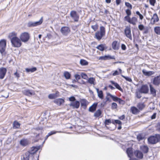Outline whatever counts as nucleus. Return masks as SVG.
I'll return each instance as SVG.
<instances>
[{
  "instance_id": "nucleus-1",
  "label": "nucleus",
  "mask_w": 160,
  "mask_h": 160,
  "mask_svg": "<svg viewBox=\"0 0 160 160\" xmlns=\"http://www.w3.org/2000/svg\"><path fill=\"white\" fill-rule=\"evenodd\" d=\"M40 148V146L33 147L31 148L30 151L27 152L23 155L22 160H29V155L30 154H33L35 153Z\"/></svg>"
},
{
  "instance_id": "nucleus-2",
  "label": "nucleus",
  "mask_w": 160,
  "mask_h": 160,
  "mask_svg": "<svg viewBox=\"0 0 160 160\" xmlns=\"http://www.w3.org/2000/svg\"><path fill=\"white\" fill-rule=\"evenodd\" d=\"M100 31H98L95 33V37L98 40H100L105 35V29L103 26H101Z\"/></svg>"
},
{
  "instance_id": "nucleus-3",
  "label": "nucleus",
  "mask_w": 160,
  "mask_h": 160,
  "mask_svg": "<svg viewBox=\"0 0 160 160\" xmlns=\"http://www.w3.org/2000/svg\"><path fill=\"white\" fill-rule=\"evenodd\" d=\"M148 141L149 143L151 144H155L160 142V135L156 134L151 136L148 138Z\"/></svg>"
},
{
  "instance_id": "nucleus-4",
  "label": "nucleus",
  "mask_w": 160,
  "mask_h": 160,
  "mask_svg": "<svg viewBox=\"0 0 160 160\" xmlns=\"http://www.w3.org/2000/svg\"><path fill=\"white\" fill-rule=\"evenodd\" d=\"M6 46V41L5 39H2L0 41V52L2 55H5V50Z\"/></svg>"
},
{
  "instance_id": "nucleus-5",
  "label": "nucleus",
  "mask_w": 160,
  "mask_h": 160,
  "mask_svg": "<svg viewBox=\"0 0 160 160\" xmlns=\"http://www.w3.org/2000/svg\"><path fill=\"white\" fill-rule=\"evenodd\" d=\"M21 40L17 37L11 40L12 46L14 47L19 48L22 45Z\"/></svg>"
},
{
  "instance_id": "nucleus-6",
  "label": "nucleus",
  "mask_w": 160,
  "mask_h": 160,
  "mask_svg": "<svg viewBox=\"0 0 160 160\" xmlns=\"http://www.w3.org/2000/svg\"><path fill=\"white\" fill-rule=\"evenodd\" d=\"M124 19V20L134 25L136 24V23L137 22V18L135 17H133L131 18L130 16H126L125 17Z\"/></svg>"
},
{
  "instance_id": "nucleus-7",
  "label": "nucleus",
  "mask_w": 160,
  "mask_h": 160,
  "mask_svg": "<svg viewBox=\"0 0 160 160\" xmlns=\"http://www.w3.org/2000/svg\"><path fill=\"white\" fill-rule=\"evenodd\" d=\"M70 15L71 17L75 22H78L79 18V16L75 11H72L70 12Z\"/></svg>"
},
{
  "instance_id": "nucleus-8",
  "label": "nucleus",
  "mask_w": 160,
  "mask_h": 160,
  "mask_svg": "<svg viewBox=\"0 0 160 160\" xmlns=\"http://www.w3.org/2000/svg\"><path fill=\"white\" fill-rule=\"evenodd\" d=\"M29 38L30 36L29 33L27 32L22 33L20 37L21 40L24 42H27L29 39Z\"/></svg>"
},
{
  "instance_id": "nucleus-9",
  "label": "nucleus",
  "mask_w": 160,
  "mask_h": 160,
  "mask_svg": "<svg viewBox=\"0 0 160 160\" xmlns=\"http://www.w3.org/2000/svg\"><path fill=\"white\" fill-rule=\"evenodd\" d=\"M42 17L37 22H29L28 23V26L29 27H34L41 24L42 22Z\"/></svg>"
},
{
  "instance_id": "nucleus-10",
  "label": "nucleus",
  "mask_w": 160,
  "mask_h": 160,
  "mask_svg": "<svg viewBox=\"0 0 160 160\" xmlns=\"http://www.w3.org/2000/svg\"><path fill=\"white\" fill-rule=\"evenodd\" d=\"M124 32L126 36L131 40H132V38L131 35L130 28L129 27H127L125 28Z\"/></svg>"
},
{
  "instance_id": "nucleus-11",
  "label": "nucleus",
  "mask_w": 160,
  "mask_h": 160,
  "mask_svg": "<svg viewBox=\"0 0 160 160\" xmlns=\"http://www.w3.org/2000/svg\"><path fill=\"white\" fill-rule=\"evenodd\" d=\"M139 91L141 93H147L149 91L148 87L146 85H142Z\"/></svg>"
},
{
  "instance_id": "nucleus-12",
  "label": "nucleus",
  "mask_w": 160,
  "mask_h": 160,
  "mask_svg": "<svg viewBox=\"0 0 160 160\" xmlns=\"http://www.w3.org/2000/svg\"><path fill=\"white\" fill-rule=\"evenodd\" d=\"M60 31L63 35H67L70 32V30L68 27H64L61 28Z\"/></svg>"
},
{
  "instance_id": "nucleus-13",
  "label": "nucleus",
  "mask_w": 160,
  "mask_h": 160,
  "mask_svg": "<svg viewBox=\"0 0 160 160\" xmlns=\"http://www.w3.org/2000/svg\"><path fill=\"white\" fill-rule=\"evenodd\" d=\"M6 68L3 67L0 68V79H2L4 77L7 72Z\"/></svg>"
},
{
  "instance_id": "nucleus-14",
  "label": "nucleus",
  "mask_w": 160,
  "mask_h": 160,
  "mask_svg": "<svg viewBox=\"0 0 160 160\" xmlns=\"http://www.w3.org/2000/svg\"><path fill=\"white\" fill-rule=\"evenodd\" d=\"M152 83L155 86H159L160 84V75L155 77L153 78Z\"/></svg>"
},
{
  "instance_id": "nucleus-15",
  "label": "nucleus",
  "mask_w": 160,
  "mask_h": 160,
  "mask_svg": "<svg viewBox=\"0 0 160 160\" xmlns=\"http://www.w3.org/2000/svg\"><path fill=\"white\" fill-rule=\"evenodd\" d=\"M70 107H72L73 108H78L80 106V102L78 101H76L74 102H71L69 104Z\"/></svg>"
},
{
  "instance_id": "nucleus-16",
  "label": "nucleus",
  "mask_w": 160,
  "mask_h": 160,
  "mask_svg": "<svg viewBox=\"0 0 160 160\" xmlns=\"http://www.w3.org/2000/svg\"><path fill=\"white\" fill-rule=\"evenodd\" d=\"M135 156L138 158L142 159L143 158V155L142 152L139 150H136L134 152Z\"/></svg>"
},
{
  "instance_id": "nucleus-17",
  "label": "nucleus",
  "mask_w": 160,
  "mask_h": 160,
  "mask_svg": "<svg viewBox=\"0 0 160 160\" xmlns=\"http://www.w3.org/2000/svg\"><path fill=\"white\" fill-rule=\"evenodd\" d=\"M140 150L144 153H147L148 151L149 148L146 145H142L140 147Z\"/></svg>"
},
{
  "instance_id": "nucleus-18",
  "label": "nucleus",
  "mask_w": 160,
  "mask_h": 160,
  "mask_svg": "<svg viewBox=\"0 0 160 160\" xmlns=\"http://www.w3.org/2000/svg\"><path fill=\"white\" fill-rule=\"evenodd\" d=\"M114 58V57L113 56L112 57H111L109 55L108 56H104L100 57L99 58V60H106L109 59H113Z\"/></svg>"
},
{
  "instance_id": "nucleus-19",
  "label": "nucleus",
  "mask_w": 160,
  "mask_h": 160,
  "mask_svg": "<svg viewBox=\"0 0 160 160\" xmlns=\"http://www.w3.org/2000/svg\"><path fill=\"white\" fill-rule=\"evenodd\" d=\"M96 48L100 51H103L105 49H106L107 48L105 44H100L98 45Z\"/></svg>"
},
{
  "instance_id": "nucleus-20",
  "label": "nucleus",
  "mask_w": 160,
  "mask_h": 160,
  "mask_svg": "<svg viewBox=\"0 0 160 160\" xmlns=\"http://www.w3.org/2000/svg\"><path fill=\"white\" fill-rule=\"evenodd\" d=\"M20 143L22 146H25L28 144L29 142L27 139H22L20 140Z\"/></svg>"
},
{
  "instance_id": "nucleus-21",
  "label": "nucleus",
  "mask_w": 160,
  "mask_h": 160,
  "mask_svg": "<svg viewBox=\"0 0 160 160\" xmlns=\"http://www.w3.org/2000/svg\"><path fill=\"white\" fill-rule=\"evenodd\" d=\"M112 47L113 49L114 50H117L119 49V46L117 41H115L112 42Z\"/></svg>"
},
{
  "instance_id": "nucleus-22",
  "label": "nucleus",
  "mask_w": 160,
  "mask_h": 160,
  "mask_svg": "<svg viewBox=\"0 0 160 160\" xmlns=\"http://www.w3.org/2000/svg\"><path fill=\"white\" fill-rule=\"evenodd\" d=\"M24 93L28 96H32L34 94V92L33 90H25L23 91Z\"/></svg>"
},
{
  "instance_id": "nucleus-23",
  "label": "nucleus",
  "mask_w": 160,
  "mask_h": 160,
  "mask_svg": "<svg viewBox=\"0 0 160 160\" xmlns=\"http://www.w3.org/2000/svg\"><path fill=\"white\" fill-rule=\"evenodd\" d=\"M142 72L145 75L148 76H151L154 73V72L153 71H147L145 69L143 70Z\"/></svg>"
},
{
  "instance_id": "nucleus-24",
  "label": "nucleus",
  "mask_w": 160,
  "mask_h": 160,
  "mask_svg": "<svg viewBox=\"0 0 160 160\" xmlns=\"http://www.w3.org/2000/svg\"><path fill=\"white\" fill-rule=\"evenodd\" d=\"M149 86L151 94L153 96H155L156 95V90L150 84Z\"/></svg>"
},
{
  "instance_id": "nucleus-25",
  "label": "nucleus",
  "mask_w": 160,
  "mask_h": 160,
  "mask_svg": "<svg viewBox=\"0 0 160 160\" xmlns=\"http://www.w3.org/2000/svg\"><path fill=\"white\" fill-rule=\"evenodd\" d=\"M98 103H94L90 107L89 110L90 112H93L96 110Z\"/></svg>"
},
{
  "instance_id": "nucleus-26",
  "label": "nucleus",
  "mask_w": 160,
  "mask_h": 160,
  "mask_svg": "<svg viewBox=\"0 0 160 160\" xmlns=\"http://www.w3.org/2000/svg\"><path fill=\"white\" fill-rule=\"evenodd\" d=\"M64 100L61 98H58L55 100L54 102L59 105H61L64 102Z\"/></svg>"
},
{
  "instance_id": "nucleus-27",
  "label": "nucleus",
  "mask_w": 160,
  "mask_h": 160,
  "mask_svg": "<svg viewBox=\"0 0 160 160\" xmlns=\"http://www.w3.org/2000/svg\"><path fill=\"white\" fill-rule=\"evenodd\" d=\"M17 37V33L15 32L10 33L8 36V37L10 39V41Z\"/></svg>"
},
{
  "instance_id": "nucleus-28",
  "label": "nucleus",
  "mask_w": 160,
  "mask_h": 160,
  "mask_svg": "<svg viewBox=\"0 0 160 160\" xmlns=\"http://www.w3.org/2000/svg\"><path fill=\"white\" fill-rule=\"evenodd\" d=\"M126 152L129 157L130 158L132 156L133 151L132 148H128Z\"/></svg>"
},
{
  "instance_id": "nucleus-29",
  "label": "nucleus",
  "mask_w": 160,
  "mask_h": 160,
  "mask_svg": "<svg viewBox=\"0 0 160 160\" xmlns=\"http://www.w3.org/2000/svg\"><path fill=\"white\" fill-rule=\"evenodd\" d=\"M131 110L132 113L134 114H137L139 111L138 109L135 107H132L131 108Z\"/></svg>"
},
{
  "instance_id": "nucleus-30",
  "label": "nucleus",
  "mask_w": 160,
  "mask_h": 160,
  "mask_svg": "<svg viewBox=\"0 0 160 160\" xmlns=\"http://www.w3.org/2000/svg\"><path fill=\"white\" fill-rule=\"evenodd\" d=\"M110 82L114 86L116 87V88L121 91H122V88H121L119 85L118 83L115 82L113 81H111Z\"/></svg>"
},
{
  "instance_id": "nucleus-31",
  "label": "nucleus",
  "mask_w": 160,
  "mask_h": 160,
  "mask_svg": "<svg viewBox=\"0 0 160 160\" xmlns=\"http://www.w3.org/2000/svg\"><path fill=\"white\" fill-rule=\"evenodd\" d=\"M151 20L153 21V23L157 22L159 21V18L156 13H154L152 18Z\"/></svg>"
},
{
  "instance_id": "nucleus-32",
  "label": "nucleus",
  "mask_w": 160,
  "mask_h": 160,
  "mask_svg": "<svg viewBox=\"0 0 160 160\" xmlns=\"http://www.w3.org/2000/svg\"><path fill=\"white\" fill-rule=\"evenodd\" d=\"M137 107L140 110H142L145 108V105L143 103H138Z\"/></svg>"
},
{
  "instance_id": "nucleus-33",
  "label": "nucleus",
  "mask_w": 160,
  "mask_h": 160,
  "mask_svg": "<svg viewBox=\"0 0 160 160\" xmlns=\"http://www.w3.org/2000/svg\"><path fill=\"white\" fill-rule=\"evenodd\" d=\"M154 31L155 33L159 35H160V27L157 26L154 28Z\"/></svg>"
},
{
  "instance_id": "nucleus-34",
  "label": "nucleus",
  "mask_w": 160,
  "mask_h": 160,
  "mask_svg": "<svg viewBox=\"0 0 160 160\" xmlns=\"http://www.w3.org/2000/svg\"><path fill=\"white\" fill-rule=\"evenodd\" d=\"M101 113L102 112L101 110L98 109L95 112L94 114V116L96 118H97L99 117L101 114Z\"/></svg>"
},
{
  "instance_id": "nucleus-35",
  "label": "nucleus",
  "mask_w": 160,
  "mask_h": 160,
  "mask_svg": "<svg viewBox=\"0 0 160 160\" xmlns=\"http://www.w3.org/2000/svg\"><path fill=\"white\" fill-rule=\"evenodd\" d=\"M37 70V68L36 67H33L31 68H27L26 69V71L27 72H33Z\"/></svg>"
},
{
  "instance_id": "nucleus-36",
  "label": "nucleus",
  "mask_w": 160,
  "mask_h": 160,
  "mask_svg": "<svg viewBox=\"0 0 160 160\" xmlns=\"http://www.w3.org/2000/svg\"><path fill=\"white\" fill-rule=\"evenodd\" d=\"M80 64L82 66L87 65L88 64V62L85 60L81 59L80 62Z\"/></svg>"
},
{
  "instance_id": "nucleus-37",
  "label": "nucleus",
  "mask_w": 160,
  "mask_h": 160,
  "mask_svg": "<svg viewBox=\"0 0 160 160\" xmlns=\"http://www.w3.org/2000/svg\"><path fill=\"white\" fill-rule=\"evenodd\" d=\"M20 124L16 121H15L13 123V128H18L20 127Z\"/></svg>"
},
{
  "instance_id": "nucleus-38",
  "label": "nucleus",
  "mask_w": 160,
  "mask_h": 160,
  "mask_svg": "<svg viewBox=\"0 0 160 160\" xmlns=\"http://www.w3.org/2000/svg\"><path fill=\"white\" fill-rule=\"evenodd\" d=\"M64 76L66 79H69L71 77V74L68 72H65L64 73Z\"/></svg>"
},
{
  "instance_id": "nucleus-39",
  "label": "nucleus",
  "mask_w": 160,
  "mask_h": 160,
  "mask_svg": "<svg viewBox=\"0 0 160 160\" xmlns=\"http://www.w3.org/2000/svg\"><path fill=\"white\" fill-rule=\"evenodd\" d=\"M144 136L142 134H139L137 136V138L138 141H140L144 139Z\"/></svg>"
},
{
  "instance_id": "nucleus-40",
  "label": "nucleus",
  "mask_w": 160,
  "mask_h": 160,
  "mask_svg": "<svg viewBox=\"0 0 160 160\" xmlns=\"http://www.w3.org/2000/svg\"><path fill=\"white\" fill-rule=\"evenodd\" d=\"M87 101L85 99H82L81 101V105L82 106L86 107L87 105Z\"/></svg>"
},
{
  "instance_id": "nucleus-41",
  "label": "nucleus",
  "mask_w": 160,
  "mask_h": 160,
  "mask_svg": "<svg viewBox=\"0 0 160 160\" xmlns=\"http://www.w3.org/2000/svg\"><path fill=\"white\" fill-rule=\"evenodd\" d=\"M95 81V79L93 78H89L88 82L91 84H94V82Z\"/></svg>"
},
{
  "instance_id": "nucleus-42",
  "label": "nucleus",
  "mask_w": 160,
  "mask_h": 160,
  "mask_svg": "<svg viewBox=\"0 0 160 160\" xmlns=\"http://www.w3.org/2000/svg\"><path fill=\"white\" fill-rule=\"evenodd\" d=\"M98 97L101 99H102L103 98V94L102 91V90L98 92Z\"/></svg>"
},
{
  "instance_id": "nucleus-43",
  "label": "nucleus",
  "mask_w": 160,
  "mask_h": 160,
  "mask_svg": "<svg viewBox=\"0 0 160 160\" xmlns=\"http://www.w3.org/2000/svg\"><path fill=\"white\" fill-rule=\"evenodd\" d=\"M117 108V104L115 102H113L112 104L111 108L112 109H116Z\"/></svg>"
},
{
  "instance_id": "nucleus-44",
  "label": "nucleus",
  "mask_w": 160,
  "mask_h": 160,
  "mask_svg": "<svg viewBox=\"0 0 160 160\" xmlns=\"http://www.w3.org/2000/svg\"><path fill=\"white\" fill-rule=\"evenodd\" d=\"M91 28L94 30V31H96L98 28V25L97 24H96L94 25L91 26Z\"/></svg>"
},
{
  "instance_id": "nucleus-45",
  "label": "nucleus",
  "mask_w": 160,
  "mask_h": 160,
  "mask_svg": "<svg viewBox=\"0 0 160 160\" xmlns=\"http://www.w3.org/2000/svg\"><path fill=\"white\" fill-rule=\"evenodd\" d=\"M125 5L130 10H131L132 8V5L129 2H125Z\"/></svg>"
},
{
  "instance_id": "nucleus-46",
  "label": "nucleus",
  "mask_w": 160,
  "mask_h": 160,
  "mask_svg": "<svg viewBox=\"0 0 160 160\" xmlns=\"http://www.w3.org/2000/svg\"><path fill=\"white\" fill-rule=\"evenodd\" d=\"M121 76L123 78H124L127 81L129 82H131L132 81V79L128 77L122 75H121Z\"/></svg>"
},
{
  "instance_id": "nucleus-47",
  "label": "nucleus",
  "mask_w": 160,
  "mask_h": 160,
  "mask_svg": "<svg viewBox=\"0 0 160 160\" xmlns=\"http://www.w3.org/2000/svg\"><path fill=\"white\" fill-rule=\"evenodd\" d=\"M112 100L115 102L116 101H118L119 100H121V99L120 98H118L117 97L114 96H113L112 97Z\"/></svg>"
},
{
  "instance_id": "nucleus-48",
  "label": "nucleus",
  "mask_w": 160,
  "mask_h": 160,
  "mask_svg": "<svg viewBox=\"0 0 160 160\" xmlns=\"http://www.w3.org/2000/svg\"><path fill=\"white\" fill-rule=\"evenodd\" d=\"M141 92L139 91V92H136V97L138 98H140L142 96L141 94Z\"/></svg>"
},
{
  "instance_id": "nucleus-49",
  "label": "nucleus",
  "mask_w": 160,
  "mask_h": 160,
  "mask_svg": "<svg viewBox=\"0 0 160 160\" xmlns=\"http://www.w3.org/2000/svg\"><path fill=\"white\" fill-rule=\"evenodd\" d=\"M57 132H60V131L57 132V131H51L49 133H48V136H49L52 134H55Z\"/></svg>"
},
{
  "instance_id": "nucleus-50",
  "label": "nucleus",
  "mask_w": 160,
  "mask_h": 160,
  "mask_svg": "<svg viewBox=\"0 0 160 160\" xmlns=\"http://www.w3.org/2000/svg\"><path fill=\"white\" fill-rule=\"evenodd\" d=\"M81 76L82 78L85 79H87L88 78L87 75L85 73H82L81 74Z\"/></svg>"
},
{
  "instance_id": "nucleus-51",
  "label": "nucleus",
  "mask_w": 160,
  "mask_h": 160,
  "mask_svg": "<svg viewBox=\"0 0 160 160\" xmlns=\"http://www.w3.org/2000/svg\"><path fill=\"white\" fill-rule=\"evenodd\" d=\"M126 12L127 14V16H130L131 14V12L130 9H127L126 11Z\"/></svg>"
},
{
  "instance_id": "nucleus-52",
  "label": "nucleus",
  "mask_w": 160,
  "mask_h": 160,
  "mask_svg": "<svg viewBox=\"0 0 160 160\" xmlns=\"http://www.w3.org/2000/svg\"><path fill=\"white\" fill-rule=\"evenodd\" d=\"M144 30L143 32V34H147L148 32V27L145 28L143 30Z\"/></svg>"
},
{
  "instance_id": "nucleus-53",
  "label": "nucleus",
  "mask_w": 160,
  "mask_h": 160,
  "mask_svg": "<svg viewBox=\"0 0 160 160\" xmlns=\"http://www.w3.org/2000/svg\"><path fill=\"white\" fill-rule=\"evenodd\" d=\"M138 28L141 31H142L145 28L142 24L139 25H138Z\"/></svg>"
},
{
  "instance_id": "nucleus-54",
  "label": "nucleus",
  "mask_w": 160,
  "mask_h": 160,
  "mask_svg": "<svg viewBox=\"0 0 160 160\" xmlns=\"http://www.w3.org/2000/svg\"><path fill=\"white\" fill-rule=\"evenodd\" d=\"M150 4L152 6H154L156 2V0H149Z\"/></svg>"
},
{
  "instance_id": "nucleus-55",
  "label": "nucleus",
  "mask_w": 160,
  "mask_h": 160,
  "mask_svg": "<svg viewBox=\"0 0 160 160\" xmlns=\"http://www.w3.org/2000/svg\"><path fill=\"white\" fill-rule=\"evenodd\" d=\"M111 123V120L110 119H106L105 121V124L109 125V124Z\"/></svg>"
},
{
  "instance_id": "nucleus-56",
  "label": "nucleus",
  "mask_w": 160,
  "mask_h": 160,
  "mask_svg": "<svg viewBox=\"0 0 160 160\" xmlns=\"http://www.w3.org/2000/svg\"><path fill=\"white\" fill-rule=\"evenodd\" d=\"M74 77L75 78V79L78 81V80L80 79L81 76L78 74H75L74 75Z\"/></svg>"
},
{
  "instance_id": "nucleus-57",
  "label": "nucleus",
  "mask_w": 160,
  "mask_h": 160,
  "mask_svg": "<svg viewBox=\"0 0 160 160\" xmlns=\"http://www.w3.org/2000/svg\"><path fill=\"white\" fill-rule=\"evenodd\" d=\"M76 100V98L73 96H72L69 98V100L72 102H74Z\"/></svg>"
},
{
  "instance_id": "nucleus-58",
  "label": "nucleus",
  "mask_w": 160,
  "mask_h": 160,
  "mask_svg": "<svg viewBox=\"0 0 160 160\" xmlns=\"http://www.w3.org/2000/svg\"><path fill=\"white\" fill-rule=\"evenodd\" d=\"M114 122H115V123L118 124L119 125L122 124V122L118 120H115Z\"/></svg>"
},
{
  "instance_id": "nucleus-59",
  "label": "nucleus",
  "mask_w": 160,
  "mask_h": 160,
  "mask_svg": "<svg viewBox=\"0 0 160 160\" xmlns=\"http://www.w3.org/2000/svg\"><path fill=\"white\" fill-rule=\"evenodd\" d=\"M121 48L122 50H125L126 49V47L125 45L123 44H122Z\"/></svg>"
},
{
  "instance_id": "nucleus-60",
  "label": "nucleus",
  "mask_w": 160,
  "mask_h": 160,
  "mask_svg": "<svg viewBox=\"0 0 160 160\" xmlns=\"http://www.w3.org/2000/svg\"><path fill=\"white\" fill-rule=\"evenodd\" d=\"M48 98L50 99H54L55 98V95L53 94H50L48 95Z\"/></svg>"
},
{
  "instance_id": "nucleus-61",
  "label": "nucleus",
  "mask_w": 160,
  "mask_h": 160,
  "mask_svg": "<svg viewBox=\"0 0 160 160\" xmlns=\"http://www.w3.org/2000/svg\"><path fill=\"white\" fill-rule=\"evenodd\" d=\"M157 113H154L151 116V119H153L156 118Z\"/></svg>"
},
{
  "instance_id": "nucleus-62",
  "label": "nucleus",
  "mask_w": 160,
  "mask_h": 160,
  "mask_svg": "<svg viewBox=\"0 0 160 160\" xmlns=\"http://www.w3.org/2000/svg\"><path fill=\"white\" fill-rule=\"evenodd\" d=\"M119 74V73L118 72L117 70H116L114 71V72L112 74V75L113 76H116L118 75Z\"/></svg>"
},
{
  "instance_id": "nucleus-63",
  "label": "nucleus",
  "mask_w": 160,
  "mask_h": 160,
  "mask_svg": "<svg viewBox=\"0 0 160 160\" xmlns=\"http://www.w3.org/2000/svg\"><path fill=\"white\" fill-rule=\"evenodd\" d=\"M125 115H123L122 116L119 117V118L120 120H122L125 118Z\"/></svg>"
},
{
  "instance_id": "nucleus-64",
  "label": "nucleus",
  "mask_w": 160,
  "mask_h": 160,
  "mask_svg": "<svg viewBox=\"0 0 160 160\" xmlns=\"http://www.w3.org/2000/svg\"><path fill=\"white\" fill-rule=\"evenodd\" d=\"M14 75L16 76V77L17 78H18L20 77V75L17 72H15L14 73Z\"/></svg>"
}]
</instances>
